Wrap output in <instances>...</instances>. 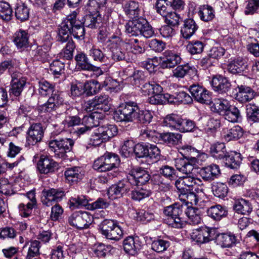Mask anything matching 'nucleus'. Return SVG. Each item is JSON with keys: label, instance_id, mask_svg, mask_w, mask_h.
<instances>
[{"label": "nucleus", "instance_id": "1", "mask_svg": "<svg viewBox=\"0 0 259 259\" xmlns=\"http://www.w3.org/2000/svg\"><path fill=\"white\" fill-rule=\"evenodd\" d=\"M76 17L77 13L74 11L58 27L57 41L62 43L67 42L65 48L59 54L60 59L69 60L73 58L75 45L72 39V35L77 39L84 38V28L80 20L76 19Z\"/></svg>", "mask_w": 259, "mask_h": 259}, {"label": "nucleus", "instance_id": "2", "mask_svg": "<svg viewBox=\"0 0 259 259\" xmlns=\"http://www.w3.org/2000/svg\"><path fill=\"white\" fill-rule=\"evenodd\" d=\"M185 206L176 203L166 206L163 209V213L168 218L167 224L172 228H183L186 225V221L184 219Z\"/></svg>", "mask_w": 259, "mask_h": 259}, {"label": "nucleus", "instance_id": "3", "mask_svg": "<svg viewBox=\"0 0 259 259\" xmlns=\"http://www.w3.org/2000/svg\"><path fill=\"white\" fill-rule=\"evenodd\" d=\"M126 32L130 36L142 35L150 38L154 35L152 28L145 19L140 18L128 21L125 26Z\"/></svg>", "mask_w": 259, "mask_h": 259}, {"label": "nucleus", "instance_id": "4", "mask_svg": "<svg viewBox=\"0 0 259 259\" xmlns=\"http://www.w3.org/2000/svg\"><path fill=\"white\" fill-rule=\"evenodd\" d=\"M138 111V106L134 102L120 104L115 110L113 118L117 121L135 122Z\"/></svg>", "mask_w": 259, "mask_h": 259}, {"label": "nucleus", "instance_id": "5", "mask_svg": "<svg viewBox=\"0 0 259 259\" xmlns=\"http://www.w3.org/2000/svg\"><path fill=\"white\" fill-rule=\"evenodd\" d=\"M120 162L118 155L107 152L94 161L93 167L99 172L109 171L117 167Z\"/></svg>", "mask_w": 259, "mask_h": 259}, {"label": "nucleus", "instance_id": "6", "mask_svg": "<svg viewBox=\"0 0 259 259\" xmlns=\"http://www.w3.org/2000/svg\"><path fill=\"white\" fill-rule=\"evenodd\" d=\"M74 144V141L70 138H58L49 142L51 150L58 158H63L66 153L70 152Z\"/></svg>", "mask_w": 259, "mask_h": 259}, {"label": "nucleus", "instance_id": "7", "mask_svg": "<svg viewBox=\"0 0 259 259\" xmlns=\"http://www.w3.org/2000/svg\"><path fill=\"white\" fill-rule=\"evenodd\" d=\"M101 234L106 239L114 241L119 240L123 236L121 228L112 220H104L100 224Z\"/></svg>", "mask_w": 259, "mask_h": 259}, {"label": "nucleus", "instance_id": "8", "mask_svg": "<svg viewBox=\"0 0 259 259\" xmlns=\"http://www.w3.org/2000/svg\"><path fill=\"white\" fill-rule=\"evenodd\" d=\"M93 221L92 215L86 211H76L68 218L69 224L79 230L88 228Z\"/></svg>", "mask_w": 259, "mask_h": 259}, {"label": "nucleus", "instance_id": "9", "mask_svg": "<svg viewBox=\"0 0 259 259\" xmlns=\"http://www.w3.org/2000/svg\"><path fill=\"white\" fill-rule=\"evenodd\" d=\"M189 91L193 98L197 102L208 105L212 103L211 93L203 86L199 84L190 85Z\"/></svg>", "mask_w": 259, "mask_h": 259}, {"label": "nucleus", "instance_id": "10", "mask_svg": "<svg viewBox=\"0 0 259 259\" xmlns=\"http://www.w3.org/2000/svg\"><path fill=\"white\" fill-rule=\"evenodd\" d=\"M148 172L140 167L132 168L127 176V179L133 185H142L146 184L150 180Z\"/></svg>", "mask_w": 259, "mask_h": 259}, {"label": "nucleus", "instance_id": "11", "mask_svg": "<svg viewBox=\"0 0 259 259\" xmlns=\"http://www.w3.org/2000/svg\"><path fill=\"white\" fill-rule=\"evenodd\" d=\"M111 99L107 95L96 96L92 100L87 103V108L89 111L101 110L104 112L108 111L111 108Z\"/></svg>", "mask_w": 259, "mask_h": 259}, {"label": "nucleus", "instance_id": "12", "mask_svg": "<svg viewBox=\"0 0 259 259\" xmlns=\"http://www.w3.org/2000/svg\"><path fill=\"white\" fill-rule=\"evenodd\" d=\"M65 192L61 189L51 188L42 191V202L47 206L61 201L65 196Z\"/></svg>", "mask_w": 259, "mask_h": 259}, {"label": "nucleus", "instance_id": "13", "mask_svg": "<svg viewBox=\"0 0 259 259\" xmlns=\"http://www.w3.org/2000/svg\"><path fill=\"white\" fill-rule=\"evenodd\" d=\"M198 156L192 155L176 158L175 160V166L179 171L185 174H190L194 169V165L198 163L197 157Z\"/></svg>", "mask_w": 259, "mask_h": 259}, {"label": "nucleus", "instance_id": "14", "mask_svg": "<svg viewBox=\"0 0 259 259\" xmlns=\"http://www.w3.org/2000/svg\"><path fill=\"white\" fill-rule=\"evenodd\" d=\"M248 60L245 58L238 57L231 59L227 65V70L233 74L243 75L248 71Z\"/></svg>", "mask_w": 259, "mask_h": 259}, {"label": "nucleus", "instance_id": "15", "mask_svg": "<svg viewBox=\"0 0 259 259\" xmlns=\"http://www.w3.org/2000/svg\"><path fill=\"white\" fill-rule=\"evenodd\" d=\"M44 134V130L40 123L32 124L28 129L26 137V144L28 145H34L40 142Z\"/></svg>", "mask_w": 259, "mask_h": 259}, {"label": "nucleus", "instance_id": "16", "mask_svg": "<svg viewBox=\"0 0 259 259\" xmlns=\"http://www.w3.org/2000/svg\"><path fill=\"white\" fill-rule=\"evenodd\" d=\"M76 66L78 69L83 70L97 72L99 75L103 73L102 70L98 67L92 65L86 54L82 52H78L75 56Z\"/></svg>", "mask_w": 259, "mask_h": 259}, {"label": "nucleus", "instance_id": "17", "mask_svg": "<svg viewBox=\"0 0 259 259\" xmlns=\"http://www.w3.org/2000/svg\"><path fill=\"white\" fill-rule=\"evenodd\" d=\"M57 166V162L47 155H41L37 164V169L42 174L53 172Z\"/></svg>", "mask_w": 259, "mask_h": 259}, {"label": "nucleus", "instance_id": "18", "mask_svg": "<svg viewBox=\"0 0 259 259\" xmlns=\"http://www.w3.org/2000/svg\"><path fill=\"white\" fill-rule=\"evenodd\" d=\"M198 173L204 181L210 182L219 177L221 170L219 165L211 164L200 168Z\"/></svg>", "mask_w": 259, "mask_h": 259}, {"label": "nucleus", "instance_id": "19", "mask_svg": "<svg viewBox=\"0 0 259 259\" xmlns=\"http://www.w3.org/2000/svg\"><path fill=\"white\" fill-rule=\"evenodd\" d=\"M162 68H173L180 63L181 58L179 54L171 50H166L160 57Z\"/></svg>", "mask_w": 259, "mask_h": 259}, {"label": "nucleus", "instance_id": "20", "mask_svg": "<svg viewBox=\"0 0 259 259\" xmlns=\"http://www.w3.org/2000/svg\"><path fill=\"white\" fill-rule=\"evenodd\" d=\"M130 182L123 180L117 184L112 186L108 191V195L112 199L120 198L130 190Z\"/></svg>", "mask_w": 259, "mask_h": 259}, {"label": "nucleus", "instance_id": "21", "mask_svg": "<svg viewBox=\"0 0 259 259\" xmlns=\"http://www.w3.org/2000/svg\"><path fill=\"white\" fill-rule=\"evenodd\" d=\"M26 79L22 77H19L16 73L12 75L11 87L9 90V94L11 96L15 97H19L26 85Z\"/></svg>", "mask_w": 259, "mask_h": 259}, {"label": "nucleus", "instance_id": "22", "mask_svg": "<svg viewBox=\"0 0 259 259\" xmlns=\"http://www.w3.org/2000/svg\"><path fill=\"white\" fill-rule=\"evenodd\" d=\"M189 191V192H184L182 195L186 198L187 202L192 205H194L199 207H202V203L203 202L202 197L204 196L203 189L195 188L194 190Z\"/></svg>", "mask_w": 259, "mask_h": 259}, {"label": "nucleus", "instance_id": "23", "mask_svg": "<svg viewBox=\"0 0 259 259\" xmlns=\"http://www.w3.org/2000/svg\"><path fill=\"white\" fill-rule=\"evenodd\" d=\"M211 83L214 91L220 94L226 93L231 89L230 82L227 78L222 75L213 76Z\"/></svg>", "mask_w": 259, "mask_h": 259}, {"label": "nucleus", "instance_id": "24", "mask_svg": "<svg viewBox=\"0 0 259 259\" xmlns=\"http://www.w3.org/2000/svg\"><path fill=\"white\" fill-rule=\"evenodd\" d=\"M84 173V171L81 167L74 166L67 168L64 175L68 182L72 185L82 180Z\"/></svg>", "mask_w": 259, "mask_h": 259}, {"label": "nucleus", "instance_id": "25", "mask_svg": "<svg viewBox=\"0 0 259 259\" xmlns=\"http://www.w3.org/2000/svg\"><path fill=\"white\" fill-rule=\"evenodd\" d=\"M198 28V26L193 19H186L181 27V35L186 39H189Z\"/></svg>", "mask_w": 259, "mask_h": 259}, {"label": "nucleus", "instance_id": "26", "mask_svg": "<svg viewBox=\"0 0 259 259\" xmlns=\"http://www.w3.org/2000/svg\"><path fill=\"white\" fill-rule=\"evenodd\" d=\"M49 49L50 46L47 45L40 46H33L31 47V49L29 53L34 59L45 62L47 61L49 58V55L48 54Z\"/></svg>", "mask_w": 259, "mask_h": 259}, {"label": "nucleus", "instance_id": "27", "mask_svg": "<svg viewBox=\"0 0 259 259\" xmlns=\"http://www.w3.org/2000/svg\"><path fill=\"white\" fill-rule=\"evenodd\" d=\"M124 250L131 255H135L141 249V244L137 238L129 236L123 242Z\"/></svg>", "mask_w": 259, "mask_h": 259}, {"label": "nucleus", "instance_id": "28", "mask_svg": "<svg viewBox=\"0 0 259 259\" xmlns=\"http://www.w3.org/2000/svg\"><path fill=\"white\" fill-rule=\"evenodd\" d=\"M224 159L225 165L231 169L238 168L242 160L240 153L233 151L228 152Z\"/></svg>", "mask_w": 259, "mask_h": 259}, {"label": "nucleus", "instance_id": "29", "mask_svg": "<svg viewBox=\"0 0 259 259\" xmlns=\"http://www.w3.org/2000/svg\"><path fill=\"white\" fill-rule=\"evenodd\" d=\"M197 13L200 19L205 22L211 21L215 17L213 8L208 5L200 6L198 8Z\"/></svg>", "mask_w": 259, "mask_h": 259}, {"label": "nucleus", "instance_id": "30", "mask_svg": "<svg viewBox=\"0 0 259 259\" xmlns=\"http://www.w3.org/2000/svg\"><path fill=\"white\" fill-rule=\"evenodd\" d=\"M233 208L236 212L243 215L249 214L252 210L251 203L248 200L242 198L236 200Z\"/></svg>", "mask_w": 259, "mask_h": 259}, {"label": "nucleus", "instance_id": "31", "mask_svg": "<svg viewBox=\"0 0 259 259\" xmlns=\"http://www.w3.org/2000/svg\"><path fill=\"white\" fill-rule=\"evenodd\" d=\"M239 90L236 94V99L241 102L244 103L251 100L254 97V91L249 87L241 85L238 86Z\"/></svg>", "mask_w": 259, "mask_h": 259}, {"label": "nucleus", "instance_id": "32", "mask_svg": "<svg viewBox=\"0 0 259 259\" xmlns=\"http://www.w3.org/2000/svg\"><path fill=\"white\" fill-rule=\"evenodd\" d=\"M206 212L207 215L215 221H220L228 213L225 207L219 204L210 206Z\"/></svg>", "mask_w": 259, "mask_h": 259}, {"label": "nucleus", "instance_id": "33", "mask_svg": "<svg viewBox=\"0 0 259 259\" xmlns=\"http://www.w3.org/2000/svg\"><path fill=\"white\" fill-rule=\"evenodd\" d=\"M211 103L212 104L210 106L211 111L222 116L227 112L230 106L229 102L224 99H215Z\"/></svg>", "mask_w": 259, "mask_h": 259}, {"label": "nucleus", "instance_id": "34", "mask_svg": "<svg viewBox=\"0 0 259 259\" xmlns=\"http://www.w3.org/2000/svg\"><path fill=\"white\" fill-rule=\"evenodd\" d=\"M29 35L23 30H19L14 36V42L18 49H24L28 45Z\"/></svg>", "mask_w": 259, "mask_h": 259}, {"label": "nucleus", "instance_id": "35", "mask_svg": "<svg viewBox=\"0 0 259 259\" xmlns=\"http://www.w3.org/2000/svg\"><path fill=\"white\" fill-rule=\"evenodd\" d=\"M227 153L226 146L223 143H217L210 146V153L215 159H224Z\"/></svg>", "mask_w": 259, "mask_h": 259}, {"label": "nucleus", "instance_id": "36", "mask_svg": "<svg viewBox=\"0 0 259 259\" xmlns=\"http://www.w3.org/2000/svg\"><path fill=\"white\" fill-rule=\"evenodd\" d=\"M235 237L231 234H218L216 237L217 244L222 247H230L235 242Z\"/></svg>", "mask_w": 259, "mask_h": 259}, {"label": "nucleus", "instance_id": "37", "mask_svg": "<svg viewBox=\"0 0 259 259\" xmlns=\"http://www.w3.org/2000/svg\"><path fill=\"white\" fill-rule=\"evenodd\" d=\"M181 117L178 114H170L166 115L163 121V125L164 126L170 128L171 130L178 131Z\"/></svg>", "mask_w": 259, "mask_h": 259}, {"label": "nucleus", "instance_id": "38", "mask_svg": "<svg viewBox=\"0 0 259 259\" xmlns=\"http://www.w3.org/2000/svg\"><path fill=\"white\" fill-rule=\"evenodd\" d=\"M246 113L249 122H259V107L254 103L246 105Z\"/></svg>", "mask_w": 259, "mask_h": 259}, {"label": "nucleus", "instance_id": "39", "mask_svg": "<svg viewBox=\"0 0 259 259\" xmlns=\"http://www.w3.org/2000/svg\"><path fill=\"white\" fill-rule=\"evenodd\" d=\"M188 217L190 223L197 225L200 223L201 219L200 217V211L198 208L185 206L184 214Z\"/></svg>", "mask_w": 259, "mask_h": 259}, {"label": "nucleus", "instance_id": "40", "mask_svg": "<svg viewBox=\"0 0 259 259\" xmlns=\"http://www.w3.org/2000/svg\"><path fill=\"white\" fill-rule=\"evenodd\" d=\"M99 134L103 135V139L106 141L117 135L118 131L116 126L113 124L104 125L98 127Z\"/></svg>", "mask_w": 259, "mask_h": 259}, {"label": "nucleus", "instance_id": "41", "mask_svg": "<svg viewBox=\"0 0 259 259\" xmlns=\"http://www.w3.org/2000/svg\"><path fill=\"white\" fill-rule=\"evenodd\" d=\"M223 116H224L225 119L233 123L238 122L242 118L239 110L236 106L231 105L227 112L223 115Z\"/></svg>", "mask_w": 259, "mask_h": 259}, {"label": "nucleus", "instance_id": "42", "mask_svg": "<svg viewBox=\"0 0 259 259\" xmlns=\"http://www.w3.org/2000/svg\"><path fill=\"white\" fill-rule=\"evenodd\" d=\"M141 137L146 140H148L154 143H159L161 134L156 132L154 130L147 127L141 130L140 133Z\"/></svg>", "mask_w": 259, "mask_h": 259}, {"label": "nucleus", "instance_id": "43", "mask_svg": "<svg viewBox=\"0 0 259 259\" xmlns=\"http://www.w3.org/2000/svg\"><path fill=\"white\" fill-rule=\"evenodd\" d=\"M121 41H120L119 45L113 46L111 49V58L112 59L116 62L123 61L126 58V52L121 48V46H124L121 44Z\"/></svg>", "mask_w": 259, "mask_h": 259}, {"label": "nucleus", "instance_id": "44", "mask_svg": "<svg viewBox=\"0 0 259 259\" xmlns=\"http://www.w3.org/2000/svg\"><path fill=\"white\" fill-rule=\"evenodd\" d=\"M211 189L214 195L221 198L226 197L228 192V188L226 184L221 182L213 183Z\"/></svg>", "mask_w": 259, "mask_h": 259}, {"label": "nucleus", "instance_id": "45", "mask_svg": "<svg viewBox=\"0 0 259 259\" xmlns=\"http://www.w3.org/2000/svg\"><path fill=\"white\" fill-rule=\"evenodd\" d=\"M182 137V135L179 133H166L161 134L160 140H161L167 144L175 145L178 144Z\"/></svg>", "mask_w": 259, "mask_h": 259}, {"label": "nucleus", "instance_id": "46", "mask_svg": "<svg viewBox=\"0 0 259 259\" xmlns=\"http://www.w3.org/2000/svg\"><path fill=\"white\" fill-rule=\"evenodd\" d=\"M153 114L149 110H140L138 107L135 122L146 125L151 122Z\"/></svg>", "mask_w": 259, "mask_h": 259}, {"label": "nucleus", "instance_id": "47", "mask_svg": "<svg viewBox=\"0 0 259 259\" xmlns=\"http://www.w3.org/2000/svg\"><path fill=\"white\" fill-rule=\"evenodd\" d=\"M83 27L86 26L91 28H96L100 27L101 22V17L99 15H89L84 18V21L82 22Z\"/></svg>", "mask_w": 259, "mask_h": 259}, {"label": "nucleus", "instance_id": "48", "mask_svg": "<svg viewBox=\"0 0 259 259\" xmlns=\"http://www.w3.org/2000/svg\"><path fill=\"white\" fill-rule=\"evenodd\" d=\"M151 194V190L147 189L146 187H138L135 190H132L130 195L133 200L139 201L143 199L149 197Z\"/></svg>", "mask_w": 259, "mask_h": 259}, {"label": "nucleus", "instance_id": "49", "mask_svg": "<svg viewBox=\"0 0 259 259\" xmlns=\"http://www.w3.org/2000/svg\"><path fill=\"white\" fill-rule=\"evenodd\" d=\"M122 45H129L132 52L135 54H142L144 52L145 49L143 47V44L139 42L138 39L132 38L130 39H125V41H122Z\"/></svg>", "mask_w": 259, "mask_h": 259}, {"label": "nucleus", "instance_id": "50", "mask_svg": "<svg viewBox=\"0 0 259 259\" xmlns=\"http://www.w3.org/2000/svg\"><path fill=\"white\" fill-rule=\"evenodd\" d=\"M16 17L21 21L27 20L29 16V9L23 3L18 4L15 8Z\"/></svg>", "mask_w": 259, "mask_h": 259}, {"label": "nucleus", "instance_id": "51", "mask_svg": "<svg viewBox=\"0 0 259 259\" xmlns=\"http://www.w3.org/2000/svg\"><path fill=\"white\" fill-rule=\"evenodd\" d=\"M169 241L163 239H157L151 243V249L158 253H161L166 250L170 246Z\"/></svg>", "mask_w": 259, "mask_h": 259}, {"label": "nucleus", "instance_id": "52", "mask_svg": "<svg viewBox=\"0 0 259 259\" xmlns=\"http://www.w3.org/2000/svg\"><path fill=\"white\" fill-rule=\"evenodd\" d=\"M13 11L10 5L7 2L0 1V18L5 21L11 20Z\"/></svg>", "mask_w": 259, "mask_h": 259}, {"label": "nucleus", "instance_id": "53", "mask_svg": "<svg viewBox=\"0 0 259 259\" xmlns=\"http://www.w3.org/2000/svg\"><path fill=\"white\" fill-rule=\"evenodd\" d=\"M68 204L70 208L74 209L87 206L88 204V200L84 196H77L75 197H71L69 200Z\"/></svg>", "mask_w": 259, "mask_h": 259}, {"label": "nucleus", "instance_id": "54", "mask_svg": "<svg viewBox=\"0 0 259 259\" xmlns=\"http://www.w3.org/2000/svg\"><path fill=\"white\" fill-rule=\"evenodd\" d=\"M29 247L28 250L26 259H32L40 254L39 249L40 248V242L38 240H33L29 242Z\"/></svg>", "mask_w": 259, "mask_h": 259}, {"label": "nucleus", "instance_id": "55", "mask_svg": "<svg viewBox=\"0 0 259 259\" xmlns=\"http://www.w3.org/2000/svg\"><path fill=\"white\" fill-rule=\"evenodd\" d=\"M242 135V128L239 125H235L228 131L227 133L224 135V138L226 141H230L237 140L241 137Z\"/></svg>", "mask_w": 259, "mask_h": 259}, {"label": "nucleus", "instance_id": "56", "mask_svg": "<svg viewBox=\"0 0 259 259\" xmlns=\"http://www.w3.org/2000/svg\"><path fill=\"white\" fill-rule=\"evenodd\" d=\"M148 75L147 71H144L141 70H137L133 74L132 83L138 87L143 84L147 79Z\"/></svg>", "mask_w": 259, "mask_h": 259}, {"label": "nucleus", "instance_id": "57", "mask_svg": "<svg viewBox=\"0 0 259 259\" xmlns=\"http://www.w3.org/2000/svg\"><path fill=\"white\" fill-rule=\"evenodd\" d=\"M102 85L96 80L88 81L84 83V92L89 96L98 93L101 90Z\"/></svg>", "mask_w": 259, "mask_h": 259}, {"label": "nucleus", "instance_id": "58", "mask_svg": "<svg viewBox=\"0 0 259 259\" xmlns=\"http://www.w3.org/2000/svg\"><path fill=\"white\" fill-rule=\"evenodd\" d=\"M135 143L132 140H125L121 146L120 153L124 157H128L134 151Z\"/></svg>", "mask_w": 259, "mask_h": 259}, {"label": "nucleus", "instance_id": "59", "mask_svg": "<svg viewBox=\"0 0 259 259\" xmlns=\"http://www.w3.org/2000/svg\"><path fill=\"white\" fill-rule=\"evenodd\" d=\"M89 55L94 60L99 61L101 63H105L107 60V57L102 52V51L95 46H92V48L89 51Z\"/></svg>", "mask_w": 259, "mask_h": 259}, {"label": "nucleus", "instance_id": "60", "mask_svg": "<svg viewBox=\"0 0 259 259\" xmlns=\"http://www.w3.org/2000/svg\"><path fill=\"white\" fill-rule=\"evenodd\" d=\"M119 83L116 80L108 77L102 84V88L110 93L117 92L120 90Z\"/></svg>", "mask_w": 259, "mask_h": 259}, {"label": "nucleus", "instance_id": "61", "mask_svg": "<svg viewBox=\"0 0 259 259\" xmlns=\"http://www.w3.org/2000/svg\"><path fill=\"white\" fill-rule=\"evenodd\" d=\"M38 92L43 96H46L51 94L55 90V86L45 80L38 82Z\"/></svg>", "mask_w": 259, "mask_h": 259}, {"label": "nucleus", "instance_id": "62", "mask_svg": "<svg viewBox=\"0 0 259 259\" xmlns=\"http://www.w3.org/2000/svg\"><path fill=\"white\" fill-rule=\"evenodd\" d=\"M186 175V176L183 177L186 188H188L189 190H193L195 188H198L199 184H198V182H201V180L193 176L192 172L190 174Z\"/></svg>", "mask_w": 259, "mask_h": 259}, {"label": "nucleus", "instance_id": "63", "mask_svg": "<svg viewBox=\"0 0 259 259\" xmlns=\"http://www.w3.org/2000/svg\"><path fill=\"white\" fill-rule=\"evenodd\" d=\"M204 47V44L201 41H192L189 42L187 50L191 54H198L203 52Z\"/></svg>", "mask_w": 259, "mask_h": 259}, {"label": "nucleus", "instance_id": "64", "mask_svg": "<svg viewBox=\"0 0 259 259\" xmlns=\"http://www.w3.org/2000/svg\"><path fill=\"white\" fill-rule=\"evenodd\" d=\"M196 128V124L193 121L182 118L178 131L182 133L191 132Z\"/></svg>", "mask_w": 259, "mask_h": 259}]
</instances>
